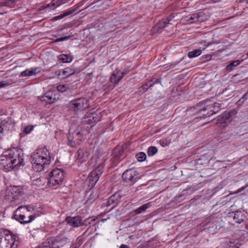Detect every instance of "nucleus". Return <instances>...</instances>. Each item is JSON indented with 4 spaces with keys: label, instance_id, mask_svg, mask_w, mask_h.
Wrapping results in <instances>:
<instances>
[{
    "label": "nucleus",
    "instance_id": "obj_32",
    "mask_svg": "<svg viewBox=\"0 0 248 248\" xmlns=\"http://www.w3.org/2000/svg\"><path fill=\"white\" fill-rule=\"evenodd\" d=\"M136 157L139 161H143L146 158V155L143 152H140L136 155Z\"/></svg>",
    "mask_w": 248,
    "mask_h": 248
},
{
    "label": "nucleus",
    "instance_id": "obj_27",
    "mask_svg": "<svg viewBox=\"0 0 248 248\" xmlns=\"http://www.w3.org/2000/svg\"><path fill=\"white\" fill-rule=\"evenodd\" d=\"M97 219V217H89L86 218L82 222V225L84 226H88L89 225H93L95 224V221Z\"/></svg>",
    "mask_w": 248,
    "mask_h": 248
},
{
    "label": "nucleus",
    "instance_id": "obj_13",
    "mask_svg": "<svg viewBox=\"0 0 248 248\" xmlns=\"http://www.w3.org/2000/svg\"><path fill=\"white\" fill-rule=\"evenodd\" d=\"M102 172L103 166H98L90 173L88 179L91 186H94L96 184Z\"/></svg>",
    "mask_w": 248,
    "mask_h": 248
},
{
    "label": "nucleus",
    "instance_id": "obj_19",
    "mask_svg": "<svg viewBox=\"0 0 248 248\" xmlns=\"http://www.w3.org/2000/svg\"><path fill=\"white\" fill-rule=\"evenodd\" d=\"M58 242V240L54 238H48L36 248H54V246Z\"/></svg>",
    "mask_w": 248,
    "mask_h": 248
},
{
    "label": "nucleus",
    "instance_id": "obj_43",
    "mask_svg": "<svg viewBox=\"0 0 248 248\" xmlns=\"http://www.w3.org/2000/svg\"><path fill=\"white\" fill-rule=\"evenodd\" d=\"M114 198L115 196L113 195L108 199V202L109 204L114 202Z\"/></svg>",
    "mask_w": 248,
    "mask_h": 248
},
{
    "label": "nucleus",
    "instance_id": "obj_46",
    "mask_svg": "<svg viewBox=\"0 0 248 248\" xmlns=\"http://www.w3.org/2000/svg\"><path fill=\"white\" fill-rule=\"evenodd\" d=\"M55 74L56 75L61 76L62 77V70H57V71H56Z\"/></svg>",
    "mask_w": 248,
    "mask_h": 248
},
{
    "label": "nucleus",
    "instance_id": "obj_41",
    "mask_svg": "<svg viewBox=\"0 0 248 248\" xmlns=\"http://www.w3.org/2000/svg\"><path fill=\"white\" fill-rule=\"evenodd\" d=\"M70 38V36H66L63 37H61L57 39L55 41L56 42H61L64 40H66Z\"/></svg>",
    "mask_w": 248,
    "mask_h": 248
},
{
    "label": "nucleus",
    "instance_id": "obj_55",
    "mask_svg": "<svg viewBox=\"0 0 248 248\" xmlns=\"http://www.w3.org/2000/svg\"><path fill=\"white\" fill-rule=\"evenodd\" d=\"M61 4V3L58 4V5H60Z\"/></svg>",
    "mask_w": 248,
    "mask_h": 248
},
{
    "label": "nucleus",
    "instance_id": "obj_40",
    "mask_svg": "<svg viewBox=\"0 0 248 248\" xmlns=\"http://www.w3.org/2000/svg\"><path fill=\"white\" fill-rule=\"evenodd\" d=\"M153 81V80H151L149 81V82L148 83H147L145 84H143L141 87V88H142L143 89L145 90V91H147L148 90V89L149 88H150V87H149V85L150 84H151V83Z\"/></svg>",
    "mask_w": 248,
    "mask_h": 248
},
{
    "label": "nucleus",
    "instance_id": "obj_47",
    "mask_svg": "<svg viewBox=\"0 0 248 248\" xmlns=\"http://www.w3.org/2000/svg\"><path fill=\"white\" fill-rule=\"evenodd\" d=\"M128 72L125 71H124V72H119V74H120V76H122V78L125 76V75H126L127 74Z\"/></svg>",
    "mask_w": 248,
    "mask_h": 248
},
{
    "label": "nucleus",
    "instance_id": "obj_7",
    "mask_svg": "<svg viewBox=\"0 0 248 248\" xmlns=\"http://www.w3.org/2000/svg\"><path fill=\"white\" fill-rule=\"evenodd\" d=\"M20 193L21 189L18 186H10L5 190L4 199L9 202H18L20 200Z\"/></svg>",
    "mask_w": 248,
    "mask_h": 248
},
{
    "label": "nucleus",
    "instance_id": "obj_37",
    "mask_svg": "<svg viewBox=\"0 0 248 248\" xmlns=\"http://www.w3.org/2000/svg\"><path fill=\"white\" fill-rule=\"evenodd\" d=\"M57 90L59 92L63 93L66 90V87L64 85H59L57 86Z\"/></svg>",
    "mask_w": 248,
    "mask_h": 248
},
{
    "label": "nucleus",
    "instance_id": "obj_22",
    "mask_svg": "<svg viewBox=\"0 0 248 248\" xmlns=\"http://www.w3.org/2000/svg\"><path fill=\"white\" fill-rule=\"evenodd\" d=\"M122 78V76H120L119 72H114L110 78V80L111 83L116 84L118 83Z\"/></svg>",
    "mask_w": 248,
    "mask_h": 248
},
{
    "label": "nucleus",
    "instance_id": "obj_31",
    "mask_svg": "<svg viewBox=\"0 0 248 248\" xmlns=\"http://www.w3.org/2000/svg\"><path fill=\"white\" fill-rule=\"evenodd\" d=\"M157 152V149L155 146H150L149 147L147 154L149 156H153Z\"/></svg>",
    "mask_w": 248,
    "mask_h": 248
},
{
    "label": "nucleus",
    "instance_id": "obj_3",
    "mask_svg": "<svg viewBox=\"0 0 248 248\" xmlns=\"http://www.w3.org/2000/svg\"><path fill=\"white\" fill-rule=\"evenodd\" d=\"M33 211L34 208L31 205L21 206L15 211L14 217L21 224L29 223L36 217Z\"/></svg>",
    "mask_w": 248,
    "mask_h": 248
},
{
    "label": "nucleus",
    "instance_id": "obj_11",
    "mask_svg": "<svg viewBox=\"0 0 248 248\" xmlns=\"http://www.w3.org/2000/svg\"><path fill=\"white\" fill-rule=\"evenodd\" d=\"M138 173L133 169H128L124 171L122 178L126 183H135L138 180Z\"/></svg>",
    "mask_w": 248,
    "mask_h": 248
},
{
    "label": "nucleus",
    "instance_id": "obj_54",
    "mask_svg": "<svg viewBox=\"0 0 248 248\" xmlns=\"http://www.w3.org/2000/svg\"><path fill=\"white\" fill-rule=\"evenodd\" d=\"M1 0H0V6H1Z\"/></svg>",
    "mask_w": 248,
    "mask_h": 248
},
{
    "label": "nucleus",
    "instance_id": "obj_10",
    "mask_svg": "<svg viewBox=\"0 0 248 248\" xmlns=\"http://www.w3.org/2000/svg\"><path fill=\"white\" fill-rule=\"evenodd\" d=\"M82 135L79 131L71 132V129L69 130V133L67 136L68 144L72 147H76L80 144Z\"/></svg>",
    "mask_w": 248,
    "mask_h": 248
},
{
    "label": "nucleus",
    "instance_id": "obj_25",
    "mask_svg": "<svg viewBox=\"0 0 248 248\" xmlns=\"http://www.w3.org/2000/svg\"><path fill=\"white\" fill-rule=\"evenodd\" d=\"M151 206V203H145L134 211L135 214L138 215L144 212L147 209Z\"/></svg>",
    "mask_w": 248,
    "mask_h": 248
},
{
    "label": "nucleus",
    "instance_id": "obj_35",
    "mask_svg": "<svg viewBox=\"0 0 248 248\" xmlns=\"http://www.w3.org/2000/svg\"><path fill=\"white\" fill-rule=\"evenodd\" d=\"M33 128L34 126L33 125H27L23 128V131L26 134H28L31 132V131L33 129Z\"/></svg>",
    "mask_w": 248,
    "mask_h": 248
},
{
    "label": "nucleus",
    "instance_id": "obj_51",
    "mask_svg": "<svg viewBox=\"0 0 248 248\" xmlns=\"http://www.w3.org/2000/svg\"><path fill=\"white\" fill-rule=\"evenodd\" d=\"M176 64H171L170 66V68H173L176 65Z\"/></svg>",
    "mask_w": 248,
    "mask_h": 248
},
{
    "label": "nucleus",
    "instance_id": "obj_9",
    "mask_svg": "<svg viewBox=\"0 0 248 248\" xmlns=\"http://www.w3.org/2000/svg\"><path fill=\"white\" fill-rule=\"evenodd\" d=\"M207 19V16L203 12H200L186 16L182 20L187 24H191L197 22H203Z\"/></svg>",
    "mask_w": 248,
    "mask_h": 248
},
{
    "label": "nucleus",
    "instance_id": "obj_1",
    "mask_svg": "<svg viewBox=\"0 0 248 248\" xmlns=\"http://www.w3.org/2000/svg\"><path fill=\"white\" fill-rule=\"evenodd\" d=\"M22 151L16 148L9 149L3 153L0 156V164L5 171L23 165V159L21 155Z\"/></svg>",
    "mask_w": 248,
    "mask_h": 248
},
{
    "label": "nucleus",
    "instance_id": "obj_30",
    "mask_svg": "<svg viewBox=\"0 0 248 248\" xmlns=\"http://www.w3.org/2000/svg\"><path fill=\"white\" fill-rule=\"evenodd\" d=\"M248 99V91L243 96L237 101V105H242L246 100Z\"/></svg>",
    "mask_w": 248,
    "mask_h": 248
},
{
    "label": "nucleus",
    "instance_id": "obj_33",
    "mask_svg": "<svg viewBox=\"0 0 248 248\" xmlns=\"http://www.w3.org/2000/svg\"><path fill=\"white\" fill-rule=\"evenodd\" d=\"M1 6L10 7L15 2V0H1Z\"/></svg>",
    "mask_w": 248,
    "mask_h": 248
},
{
    "label": "nucleus",
    "instance_id": "obj_29",
    "mask_svg": "<svg viewBox=\"0 0 248 248\" xmlns=\"http://www.w3.org/2000/svg\"><path fill=\"white\" fill-rule=\"evenodd\" d=\"M202 53V50L200 49H195L188 53L189 58H194L200 55Z\"/></svg>",
    "mask_w": 248,
    "mask_h": 248
},
{
    "label": "nucleus",
    "instance_id": "obj_15",
    "mask_svg": "<svg viewBox=\"0 0 248 248\" xmlns=\"http://www.w3.org/2000/svg\"><path fill=\"white\" fill-rule=\"evenodd\" d=\"M97 114L95 112H87L83 119V123L91 124V126L94 125L99 121Z\"/></svg>",
    "mask_w": 248,
    "mask_h": 248
},
{
    "label": "nucleus",
    "instance_id": "obj_14",
    "mask_svg": "<svg viewBox=\"0 0 248 248\" xmlns=\"http://www.w3.org/2000/svg\"><path fill=\"white\" fill-rule=\"evenodd\" d=\"M0 122L5 133L12 131L15 125V121L11 117H8L4 119H0Z\"/></svg>",
    "mask_w": 248,
    "mask_h": 248
},
{
    "label": "nucleus",
    "instance_id": "obj_23",
    "mask_svg": "<svg viewBox=\"0 0 248 248\" xmlns=\"http://www.w3.org/2000/svg\"><path fill=\"white\" fill-rule=\"evenodd\" d=\"M72 57L68 54H61L58 57V60L62 62H71L72 61Z\"/></svg>",
    "mask_w": 248,
    "mask_h": 248
},
{
    "label": "nucleus",
    "instance_id": "obj_44",
    "mask_svg": "<svg viewBox=\"0 0 248 248\" xmlns=\"http://www.w3.org/2000/svg\"><path fill=\"white\" fill-rule=\"evenodd\" d=\"M161 81L159 79H156L152 83L150 84L149 87H152L155 84L160 83Z\"/></svg>",
    "mask_w": 248,
    "mask_h": 248
},
{
    "label": "nucleus",
    "instance_id": "obj_50",
    "mask_svg": "<svg viewBox=\"0 0 248 248\" xmlns=\"http://www.w3.org/2000/svg\"><path fill=\"white\" fill-rule=\"evenodd\" d=\"M240 1L242 3L248 4V0H240Z\"/></svg>",
    "mask_w": 248,
    "mask_h": 248
},
{
    "label": "nucleus",
    "instance_id": "obj_28",
    "mask_svg": "<svg viewBox=\"0 0 248 248\" xmlns=\"http://www.w3.org/2000/svg\"><path fill=\"white\" fill-rule=\"evenodd\" d=\"M75 10H71L65 11L62 14H61L60 15L55 16L54 17V18L55 20H59V19H62V18L64 17L65 16L73 14L75 12Z\"/></svg>",
    "mask_w": 248,
    "mask_h": 248
},
{
    "label": "nucleus",
    "instance_id": "obj_26",
    "mask_svg": "<svg viewBox=\"0 0 248 248\" xmlns=\"http://www.w3.org/2000/svg\"><path fill=\"white\" fill-rule=\"evenodd\" d=\"M240 64V62L238 60H235L232 61L230 62L229 64H228L226 67V69L228 71H231L234 69V67L238 66Z\"/></svg>",
    "mask_w": 248,
    "mask_h": 248
},
{
    "label": "nucleus",
    "instance_id": "obj_24",
    "mask_svg": "<svg viewBox=\"0 0 248 248\" xmlns=\"http://www.w3.org/2000/svg\"><path fill=\"white\" fill-rule=\"evenodd\" d=\"M75 71L74 69H72L70 67H67L62 70V78H65L66 77H68L70 76L73 75L74 74Z\"/></svg>",
    "mask_w": 248,
    "mask_h": 248
},
{
    "label": "nucleus",
    "instance_id": "obj_4",
    "mask_svg": "<svg viewBox=\"0 0 248 248\" xmlns=\"http://www.w3.org/2000/svg\"><path fill=\"white\" fill-rule=\"evenodd\" d=\"M196 114L200 118L204 119L218 112L221 105L218 103L208 104L207 102L200 103L196 105Z\"/></svg>",
    "mask_w": 248,
    "mask_h": 248
},
{
    "label": "nucleus",
    "instance_id": "obj_53",
    "mask_svg": "<svg viewBox=\"0 0 248 248\" xmlns=\"http://www.w3.org/2000/svg\"><path fill=\"white\" fill-rule=\"evenodd\" d=\"M246 228L248 230V224H247L246 226Z\"/></svg>",
    "mask_w": 248,
    "mask_h": 248
},
{
    "label": "nucleus",
    "instance_id": "obj_17",
    "mask_svg": "<svg viewBox=\"0 0 248 248\" xmlns=\"http://www.w3.org/2000/svg\"><path fill=\"white\" fill-rule=\"evenodd\" d=\"M40 100L46 104L53 103L55 100V95L52 91H48L43 96L39 97Z\"/></svg>",
    "mask_w": 248,
    "mask_h": 248
},
{
    "label": "nucleus",
    "instance_id": "obj_2",
    "mask_svg": "<svg viewBox=\"0 0 248 248\" xmlns=\"http://www.w3.org/2000/svg\"><path fill=\"white\" fill-rule=\"evenodd\" d=\"M32 169L37 172L44 170L45 166L50 162L49 153L46 147L36 149L31 155Z\"/></svg>",
    "mask_w": 248,
    "mask_h": 248
},
{
    "label": "nucleus",
    "instance_id": "obj_5",
    "mask_svg": "<svg viewBox=\"0 0 248 248\" xmlns=\"http://www.w3.org/2000/svg\"><path fill=\"white\" fill-rule=\"evenodd\" d=\"M89 99L84 97L74 99L69 102L67 106L68 110L75 113L82 111L89 108Z\"/></svg>",
    "mask_w": 248,
    "mask_h": 248
},
{
    "label": "nucleus",
    "instance_id": "obj_16",
    "mask_svg": "<svg viewBox=\"0 0 248 248\" xmlns=\"http://www.w3.org/2000/svg\"><path fill=\"white\" fill-rule=\"evenodd\" d=\"M65 221L67 224L73 227L77 228L82 226V217L79 216L74 217H67L65 218Z\"/></svg>",
    "mask_w": 248,
    "mask_h": 248
},
{
    "label": "nucleus",
    "instance_id": "obj_39",
    "mask_svg": "<svg viewBox=\"0 0 248 248\" xmlns=\"http://www.w3.org/2000/svg\"><path fill=\"white\" fill-rule=\"evenodd\" d=\"M31 70V71H32V75H35L40 72V69L38 67L32 68Z\"/></svg>",
    "mask_w": 248,
    "mask_h": 248
},
{
    "label": "nucleus",
    "instance_id": "obj_49",
    "mask_svg": "<svg viewBox=\"0 0 248 248\" xmlns=\"http://www.w3.org/2000/svg\"><path fill=\"white\" fill-rule=\"evenodd\" d=\"M120 248H129V247L127 245L123 244L120 246Z\"/></svg>",
    "mask_w": 248,
    "mask_h": 248
},
{
    "label": "nucleus",
    "instance_id": "obj_38",
    "mask_svg": "<svg viewBox=\"0 0 248 248\" xmlns=\"http://www.w3.org/2000/svg\"><path fill=\"white\" fill-rule=\"evenodd\" d=\"M10 84V83L7 81H0V88L8 86Z\"/></svg>",
    "mask_w": 248,
    "mask_h": 248
},
{
    "label": "nucleus",
    "instance_id": "obj_36",
    "mask_svg": "<svg viewBox=\"0 0 248 248\" xmlns=\"http://www.w3.org/2000/svg\"><path fill=\"white\" fill-rule=\"evenodd\" d=\"M21 76L22 77L32 76V71H31V69H26L25 71L21 72Z\"/></svg>",
    "mask_w": 248,
    "mask_h": 248
},
{
    "label": "nucleus",
    "instance_id": "obj_21",
    "mask_svg": "<svg viewBox=\"0 0 248 248\" xmlns=\"http://www.w3.org/2000/svg\"><path fill=\"white\" fill-rule=\"evenodd\" d=\"M168 24L166 20L160 21L153 28V32L154 33L160 32V31L165 28Z\"/></svg>",
    "mask_w": 248,
    "mask_h": 248
},
{
    "label": "nucleus",
    "instance_id": "obj_6",
    "mask_svg": "<svg viewBox=\"0 0 248 248\" xmlns=\"http://www.w3.org/2000/svg\"><path fill=\"white\" fill-rule=\"evenodd\" d=\"M64 177V173L62 170L55 169L49 174V178L47 180L49 186H56L62 184Z\"/></svg>",
    "mask_w": 248,
    "mask_h": 248
},
{
    "label": "nucleus",
    "instance_id": "obj_20",
    "mask_svg": "<svg viewBox=\"0 0 248 248\" xmlns=\"http://www.w3.org/2000/svg\"><path fill=\"white\" fill-rule=\"evenodd\" d=\"M77 158L81 162L86 161L89 157V152L85 149H79L77 154Z\"/></svg>",
    "mask_w": 248,
    "mask_h": 248
},
{
    "label": "nucleus",
    "instance_id": "obj_18",
    "mask_svg": "<svg viewBox=\"0 0 248 248\" xmlns=\"http://www.w3.org/2000/svg\"><path fill=\"white\" fill-rule=\"evenodd\" d=\"M229 216L233 218L234 222L238 224L244 222L246 218L244 214L240 210L229 213Z\"/></svg>",
    "mask_w": 248,
    "mask_h": 248
},
{
    "label": "nucleus",
    "instance_id": "obj_12",
    "mask_svg": "<svg viewBox=\"0 0 248 248\" xmlns=\"http://www.w3.org/2000/svg\"><path fill=\"white\" fill-rule=\"evenodd\" d=\"M236 113V111L234 109L224 112L218 118V123H220L223 126H225L231 122Z\"/></svg>",
    "mask_w": 248,
    "mask_h": 248
},
{
    "label": "nucleus",
    "instance_id": "obj_52",
    "mask_svg": "<svg viewBox=\"0 0 248 248\" xmlns=\"http://www.w3.org/2000/svg\"><path fill=\"white\" fill-rule=\"evenodd\" d=\"M107 220V218H105V219H104V218H103V219H102L101 221H102V222H105Z\"/></svg>",
    "mask_w": 248,
    "mask_h": 248
},
{
    "label": "nucleus",
    "instance_id": "obj_34",
    "mask_svg": "<svg viewBox=\"0 0 248 248\" xmlns=\"http://www.w3.org/2000/svg\"><path fill=\"white\" fill-rule=\"evenodd\" d=\"M122 153H123V150H120V149H115L113 152V157L115 159L118 160Z\"/></svg>",
    "mask_w": 248,
    "mask_h": 248
},
{
    "label": "nucleus",
    "instance_id": "obj_42",
    "mask_svg": "<svg viewBox=\"0 0 248 248\" xmlns=\"http://www.w3.org/2000/svg\"><path fill=\"white\" fill-rule=\"evenodd\" d=\"M58 2L57 0H52L51 2L47 5L46 7H54L56 5Z\"/></svg>",
    "mask_w": 248,
    "mask_h": 248
},
{
    "label": "nucleus",
    "instance_id": "obj_48",
    "mask_svg": "<svg viewBox=\"0 0 248 248\" xmlns=\"http://www.w3.org/2000/svg\"><path fill=\"white\" fill-rule=\"evenodd\" d=\"M229 248H238L237 246H233V244L231 243L229 246Z\"/></svg>",
    "mask_w": 248,
    "mask_h": 248
},
{
    "label": "nucleus",
    "instance_id": "obj_8",
    "mask_svg": "<svg viewBox=\"0 0 248 248\" xmlns=\"http://www.w3.org/2000/svg\"><path fill=\"white\" fill-rule=\"evenodd\" d=\"M13 235L0 230V248H16Z\"/></svg>",
    "mask_w": 248,
    "mask_h": 248
},
{
    "label": "nucleus",
    "instance_id": "obj_45",
    "mask_svg": "<svg viewBox=\"0 0 248 248\" xmlns=\"http://www.w3.org/2000/svg\"><path fill=\"white\" fill-rule=\"evenodd\" d=\"M174 17V16H173V15H171L170 16L168 17L167 19L166 20V21H167V22L168 23V24H169V22H170V21H171V20H172V19Z\"/></svg>",
    "mask_w": 248,
    "mask_h": 248
}]
</instances>
